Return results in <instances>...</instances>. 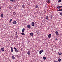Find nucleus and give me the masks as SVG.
<instances>
[{
    "mask_svg": "<svg viewBox=\"0 0 62 62\" xmlns=\"http://www.w3.org/2000/svg\"><path fill=\"white\" fill-rule=\"evenodd\" d=\"M14 49H15V51H16V52H18V50H17V49H16V48L15 47H14Z\"/></svg>",
    "mask_w": 62,
    "mask_h": 62,
    "instance_id": "obj_1",
    "label": "nucleus"
},
{
    "mask_svg": "<svg viewBox=\"0 0 62 62\" xmlns=\"http://www.w3.org/2000/svg\"><path fill=\"white\" fill-rule=\"evenodd\" d=\"M13 47H11V52L12 53L13 52Z\"/></svg>",
    "mask_w": 62,
    "mask_h": 62,
    "instance_id": "obj_2",
    "label": "nucleus"
},
{
    "mask_svg": "<svg viewBox=\"0 0 62 62\" xmlns=\"http://www.w3.org/2000/svg\"><path fill=\"white\" fill-rule=\"evenodd\" d=\"M13 23L14 24H16V23H17V22L15 21H14V22H13Z\"/></svg>",
    "mask_w": 62,
    "mask_h": 62,
    "instance_id": "obj_3",
    "label": "nucleus"
},
{
    "mask_svg": "<svg viewBox=\"0 0 62 62\" xmlns=\"http://www.w3.org/2000/svg\"><path fill=\"white\" fill-rule=\"evenodd\" d=\"M51 34H49L48 35V37L49 38H50L51 37Z\"/></svg>",
    "mask_w": 62,
    "mask_h": 62,
    "instance_id": "obj_4",
    "label": "nucleus"
},
{
    "mask_svg": "<svg viewBox=\"0 0 62 62\" xmlns=\"http://www.w3.org/2000/svg\"><path fill=\"white\" fill-rule=\"evenodd\" d=\"M31 25L32 26H34L35 25V23L34 22H32L31 23Z\"/></svg>",
    "mask_w": 62,
    "mask_h": 62,
    "instance_id": "obj_5",
    "label": "nucleus"
},
{
    "mask_svg": "<svg viewBox=\"0 0 62 62\" xmlns=\"http://www.w3.org/2000/svg\"><path fill=\"white\" fill-rule=\"evenodd\" d=\"M62 7L61 6H59L57 7V8L58 9H60V8H61Z\"/></svg>",
    "mask_w": 62,
    "mask_h": 62,
    "instance_id": "obj_6",
    "label": "nucleus"
},
{
    "mask_svg": "<svg viewBox=\"0 0 62 62\" xmlns=\"http://www.w3.org/2000/svg\"><path fill=\"white\" fill-rule=\"evenodd\" d=\"M42 52H43V50H42L41 51H40L39 52V53L40 54H41V53H42Z\"/></svg>",
    "mask_w": 62,
    "mask_h": 62,
    "instance_id": "obj_7",
    "label": "nucleus"
},
{
    "mask_svg": "<svg viewBox=\"0 0 62 62\" xmlns=\"http://www.w3.org/2000/svg\"><path fill=\"white\" fill-rule=\"evenodd\" d=\"M55 34L56 35H58V32L57 31H56L55 32Z\"/></svg>",
    "mask_w": 62,
    "mask_h": 62,
    "instance_id": "obj_8",
    "label": "nucleus"
},
{
    "mask_svg": "<svg viewBox=\"0 0 62 62\" xmlns=\"http://www.w3.org/2000/svg\"><path fill=\"white\" fill-rule=\"evenodd\" d=\"M1 51H2V52H3V51H4V48L3 47H2L1 48Z\"/></svg>",
    "mask_w": 62,
    "mask_h": 62,
    "instance_id": "obj_9",
    "label": "nucleus"
},
{
    "mask_svg": "<svg viewBox=\"0 0 62 62\" xmlns=\"http://www.w3.org/2000/svg\"><path fill=\"white\" fill-rule=\"evenodd\" d=\"M57 54H59V55H61V54H62V53H61L58 52L57 53Z\"/></svg>",
    "mask_w": 62,
    "mask_h": 62,
    "instance_id": "obj_10",
    "label": "nucleus"
},
{
    "mask_svg": "<svg viewBox=\"0 0 62 62\" xmlns=\"http://www.w3.org/2000/svg\"><path fill=\"white\" fill-rule=\"evenodd\" d=\"M12 58L14 60L15 59V57L13 56H12Z\"/></svg>",
    "mask_w": 62,
    "mask_h": 62,
    "instance_id": "obj_11",
    "label": "nucleus"
},
{
    "mask_svg": "<svg viewBox=\"0 0 62 62\" xmlns=\"http://www.w3.org/2000/svg\"><path fill=\"white\" fill-rule=\"evenodd\" d=\"M30 35L31 37H33V34L31 32L30 33Z\"/></svg>",
    "mask_w": 62,
    "mask_h": 62,
    "instance_id": "obj_12",
    "label": "nucleus"
},
{
    "mask_svg": "<svg viewBox=\"0 0 62 62\" xmlns=\"http://www.w3.org/2000/svg\"><path fill=\"white\" fill-rule=\"evenodd\" d=\"M27 53L28 55H30V52L28 51V52Z\"/></svg>",
    "mask_w": 62,
    "mask_h": 62,
    "instance_id": "obj_13",
    "label": "nucleus"
},
{
    "mask_svg": "<svg viewBox=\"0 0 62 62\" xmlns=\"http://www.w3.org/2000/svg\"><path fill=\"white\" fill-rule=\"evenodd\" d=\"M46 2L47 3H48V4L50 3V0H47L46 1Z\"/></svg>",
    "mask_w": 62,
    "mask_h": 62,
    "instance_id": "obj_14",
    "label": "nucleus"
},
{
    "mask_svg": "<svg viewBox=\"0 0 62 62\" xmlns=\"http://www.w3.org/2000/svg\"><path fill=\"white\" fill-rule=\"evenodd\" d=\"M46 19L47 20H48V19H49L48 18V16H46Z\"/></svg>",
    "mask_w": 62,
    "mask_h": 62,
    "instance_id": "obj_15",
    "label": "nucleus"
},
{
    "mask_svg": "<svg viewBox=\"0 0 62 62\" xmlns=\"http://www.w3.org/2000/svg\"><path fill=\"white\" fill-rule=\"evenodd\" d=\"M25 30V29L23 28L22 29V33H23V32Z\"/></svg>",
    "mask_w": 62,
    "mask_h": 62,
    "instance_id": "obj_16",
    "label": "nucleus"
},
{
    "mask_svg": "<svg viewBox=\"0 0 62 62\" xmlns=\"http://www.w3.org/2000/svg\"><path fill=\"white\" fill-rule=\"evenodd\" d=\"M57 11H62V9H60L59 10H58Z\"/></svg>",
    "mask_w": 62,
    "mask_h": 62,
    "instance_id": "obj_17",
    "label": "nucleus"
},
{
    "mask_svg": "<svg viewBox=\"0 0 62 62\" xmlns=\"http://www.w3.org/2000/svg\"><path fill=\"white\" fill-rule=\"evenodd\" d=\"M38 8V6L37 5H36L35 6V8Z\"/></svg>",
    "mask_w": 62,
    "mask_h": 62,
    "instance_id": "obj_18",
    "label": "nucleus"
},
{
    "mask_svg": "<svg viewBox=\"0 0 62 62\" xmlns=\"http://www.w3.org/2000/svg\"><path fill=\"white\" fill-rule=\"evenodd\" d=\"M22 7L23 8H25V6L24 4L22 5Z\"/></svg>",
    "mask_w": 62,
    "mask_h": 62,
    "instance_id": "obj_19",
    "label": "nucleus"
},
{
    "mask_svg": "<svg viewBox=\"0 0 62 62\" xmlns=\"http://www.w3.org/2000/svg\"><path fill=\"white\" fill-rule=\"evenodd\" d=\"M30 26L29 25H27V27L28 28H30Z\"/></svg>",
    "mask_w": 62,
    "mask_h": 62,
    "instance_id": "obj_20",
    "label": "nucleus"
},
{
    "mask_svg": "<svg viewBox=\"0 0 62 62\" xmlns=\"http://www.w3.org/2000/svg\"><path fill=\"white\" fill-rule=\"evenodd\" d=\"M1 17L3 18V14H1Z\"/></svg>",
    "mask_w": 62,
    "mask_h": 62,
    "instance_id": "obj_21",
    "label": "nucleus"
},
{
    "mask_svg": "<svg viewBox=\"0 0 62 62\" xmlns=\"http://www.w3.org/2000/svg\"><path fill=\"white\" fill-rule=\"evenodd\" d=\"M58 61L59 62H60L61 61V59L59 58L58 59Z\"/></svg>",
    "mask_w": 62,
    "mask_h": 62,
    "instance_id": "obj_22",
    "label": "nucleus"
},
{
    "mask_svg": "<svg viewBox=\"0 0 62 62\" xmlns=\"http://www.w3.org/2000/svg\"><path fill=\"white\" fill-rule=\"evenodd\" d=\"M61 2V0H59L58 1V3H60Z\"/></svg>",
    "mask_w": 62,
    "mask_h": 62,
    "instance_id": "obj_23",
    "label": "nucleus"
},
{
    "mask_svg": "<svg viewBox=\"0 0 62 62\" xmlns=\"http://www.w3.org/2000/svg\"><path fill=\"white\" fill-rule=\"evenodd\" d=\"M21 34L22 35H25L24 33L23 32L21 33Z\"/></svg>",
    "mask_w": 62,
    "mask_h": 62,
    "instance_id": "obj_24",
    "label": "nucleus"
},
{
    "mask_svg": "<svg viewBox=\"0 0 62 62\" xmlns=\"http://www.w3.org/2000/svg\"><path fill=\"white\" fill-rule=\"evenodd\" d=\"M43 58L44 60H45V59H46V57H43Z\"/></svg>",
    "mask_w": 62,
    "mask_h": 62,
    "instance_id": "obj_25",
    "label": "nucleus"
},
{
    "mask_svg": "<svg viewBox=\"0 0 62 62\" xmlns=\"http://www.w3.org/2000/svg\"><path fill=\"white\" fill-rule=\"evenodd\" d=\"M12 21V19H10V21H9V23H11V22Z\"/></svg>",
    "mask_w": 62,
    "mask_h": 62,
    "instance_id": "obj_26",
    "label": "nucleus"
},
{
    "mask_svg": "<svg viewBox=\"0 0 62 62\" xmlns=\"http://www.w3.org/2000/svg\"><path fill=\"white\" fill-rule=\"evenodd\" d=\"M13 14H14V15H15V14H16V13L15 12H14L13 13Z\"/></svg>",
    "mask_w": 62,
    "mask_h": 62,
    "instance_id": "obj_27",
    "label": "nucleus"
},
{
    "mask_svg": "<svg viewBox=\"0 0 62 62\" xmlns=\"http://www.w3.org/2000/svg\"><path fill=\"white\" fill-rule=\"evenodd\" d=\"M15 1V0H13L12 1L13 3H14Z\"/></svg>",
    "mask_w": 62,
    "mask_h": 62,
    "instance_id": "obj_28",
    "label": "nucleus"
},
{
    "mask_svg": "<svg viewBox=\"0 0 62 62\" xmlns=\"http://www.w3.org/2000/svg\"><path fill=\"white\" fill-rule=\"evenodd\" d=\"M60 15H61V16H62V12L61 13H60Z\"/></svg>",
    "mask_w": 62,
    "mask_h": 62,
    "instance_id": "obj_29",
    "label": "nucleus"
},
{
    "mask_svg": "<svg viewBox=\"0 0 62 62\" xmlns=\"http://www.w3.org/2000/svg\"><path fill=\"white\" fill-rule=\"evenodd\" d=\"M39 32V31L38 30L37 31H36V32L37 34H38Z\"/></svg>",
    "mask_w": 62,
    "mask_h": 62,
    "instance_id": "obj_30",
    "label": "nucleus"
},
{
    "mask_svg": "<svg viewBox=\"0 0 62 62\" xmlns=\"http://www.w3.org/2000/svg\"><path fill=\"white\" fill-rule=\"evenodd\" d=\"M11 8H11V7H9V9H10Z\"/></svg>",
    "mask_w": 62,
    "mask_h": 62,
    "instance_id": "obj_31",
    "label": "nucleus"
},
{
    "mask_svg": "<svg viewBox=\"0 0 62 62\" xmlns=\"http://www.w3.org/2000/svg\"><path fill=\"white\" fill-rule=\"evenodd\" d=\"M54 62H58L57 61H56L54 60Z\"/></svg>",
    "mask_w": 62,
    "mask_h": 62,
    "instance_id": "obj_32",
    "label": "nucleus"
},
{
    "mask_svg": "<svg viewBox=\"0 0 62 62\" xmlns=\"http://www.w3.org/2000/svg\"><path fill=\"white\" fill-rule=\"evenodd\" d=\"M18 38V35H17V34L16 35V38Z\"/></svg>",
    "mask_w": 62,
    "mask_h": 62,
    "instance_id": "obj_33",
    "label": "nucleus"
},
{
    "mask_svg": "<svg viewBox=\"0 0 62 62\" xmlns=\"http://www.w3.org/2000/svg\"><path fill=\"white\" fill-rule=\"evenodd\" d=\"M13 0H10V1H12V2L13 1Z\"/></svg>",
    "mask_w": 62,
    "mask_h": 62,
    "instance_id": "obj_34",
    "label": "nucleus"
},
{
    "mask_svg": "<svg viewBox=\"0 0 62 62\" xmlns=\"http://www.w3.org/2000/svg\"><path fill=\"white\" fill-rule=\"evenodd\" d=\"M23 48H21V50H23Z\"/></svg>",
    "mask_w": 62,
    "mask_h": 62,
    "instance_id": "obj_35",
    "label": "nucleus"
},
{
    "mask_svg": "<svg viewBox=\"0 0 62 62\" xmlns=\"http://www.w3.org/2000/svg\"><path fill=\"white\" fill-rule=\"evenodd\" d=\"M0 9H1V7H0Z\"/></svg>",
    "mask_w": 62,
    "mask_h": 62,
    "instance_id": "obj_36",
    "label": "nucleus"
},
{
    "mask_svg": "<svg viewBox=\"0 0 62 62\" xmlns=\"http://www.w3.org/2000/svg\"><path fill=\"white\" fill-rule=\"evenodd\" d=\"M55 39L56 40H57V39Z\"/></svg>",
    "mask_w": 62,
    "mask_h": 62,
    "instance_id": "obj_37",
    "label": "nucleus"
},
{
    "mask_svg": "<svg viewBox=\"0 0 62 62\" xmlns=\"http://www.w3.org/2000/svg\"><path fill=\"white\" fill-rule=\"evenodd\" d=\"M1 16V15L0 14V16Z\"/></svg>",
    "mask_w": 62,
    "mask_h": 62,
    "instance_id": "obj_38",
    "label": "nucleus"
},
{
    "mask_svg": "<svg viewBox=\"0 0 62 62\" xmlns=\"http://www.w3.org/2000/svg\"><path fill=\"white\" fill-rule=\"evenodd\" d=\"M16 33H17V32H16Z\"/></svg>",
    "mask_w": 62,
    "mask_h": 62,
    "instance_id": "obj_39",
    "label": "nucleus"
}]
</instances>
